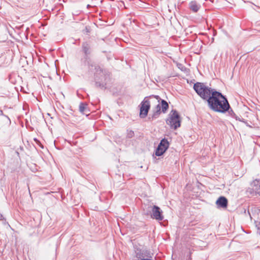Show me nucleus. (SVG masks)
<instances>
[{
  "instance_id": "f257e3e1",
  "label": "nucleus",
  "mask_w": 260,
  "mask_h": 260,
  "mask_svg": "<svg viewBox=\"0 0 260 260\" xmlns=\"http://www.w3.org/2000/svg\"><path fill=\"white\" fill-rule=\"evenodd\" d=\"M214 93L207 102L209 108L219 113L227 112L231 107L226 97L219 91H216Z\"/></svg>"
},
{
  "instance_id": "f03ea898",
  "label": "nucleus",
  "mask_w": 260,
  "mask_h": 260,
  "mask_svg": "<svg viewBox=\"0 0 260 260\" xmlns=\"http://www.w3.org/2000/svg\"><path fill=\"white\" fill-rule=\"evenodd\" d=\"M193 249L191 245H174L172 248V260H191Z\"/></svg>"
},
{
  "instance_id": "7ed1b4c3",
  "label": "nucleus",
  "mask_w": 260,
  "mask_h": 260,
  "mask_svg": "<svg viewBox=\"0 0 260 260\" xmlns=\"http://www.w3.org/2000/svg\"><path fill=\"white\" fill-rule=\"evenodd\" d=\"M95 70V85L102 89L107 88V84L110 80V75L105 70H103L98 65L96 64H89V68L90 70Z\"/></svg>"
},
{
  "instance_id": "20e7f679",
  "label": "nucleus",
  "mask_w": 260,
  "mask_h": 260,
  "mask_svg": "<svg viewBox=\"0 0 260 260\" xmlns=\"http://www.w3.org/2000/svg\"><path fill=\"white\" fill-rule=\"evenodd\" d=\"M193 89L199 96L203 100L206 101L207 102L209 99L211 98L213 92L216 90L206 85L204 83L197 82L193 85Z\"/></svg>"
},
{
  "instance_id": "39448f33",
  "label": "nucleus",
  "mask_w": 260,
  "mask_h": 260,
  "mask_svg": "<svg viewBox=\"0 0 260 260\" xmlns=\"http://www.w3.org/2000/svg\"><path fill=\"white\" fill-rule=\"evenodd\" d=\"M180 117L176 110H172L167 119L166 123L171 128L176 129L180 126Z\"/></svg>"
},
{
  "instance_id": "423d86ee",
  "label": "nucleus",
  "mask_w": 260,
  "mask_h": 260,
  "mask_svg": "<svg viewBox=\"0 0 260 260\" xmlns=\"http://www.w3.org/2000/svg\"><path fill=\"white\" fill-rule=\"evenodd\" d=\"M147 98V97L145 98L140 104V117L142 118H145L147 116L150 108V102Z\"/></svg>"
},
{
  "instance_id": "0eeeda50",
  "label": "nucleus",
  "mask_w": 260,
  "mask_h": 260,
  "mask_svg": "<svg viewBox=\"0 0 260 260\" xmlns=\"http://www.w3.org/2000/svg\"><path fill=\"white\" fill-rule=\"evenodd\" d=\"M169 146V143L168 140L164 138L162 139L159 144H158L157 148L155 151V155L159 156L164 154V153L167 150Z\"/></svg>"
},
{
  "instance_id": "6e6552de",
  "label": "nucleus",
  "mask_w": 260,
  "mask_h": 260,
  "mask_svg": "<svg viewBox=\"0 0 260 260\" xmlns=\"http://www.w3.org/2000/svg\"><path fill=\"white\" fill-rule=\"evenodd\" d=\"M151 217L158 221H161L163 220L164 216L162 215V212L159 207L154 205L152 207Z\"/></svg>"
},
{
  "instance_id": "1a4fd4ad",
  "label": "nucleus",
  "mask_w": 260,
  "mask_h": 260,
  "mask_svg": "<svg viewBox=\"0 0 260 260\" xmlns=\"http://www.w3.org/2000/svg\"><path fill=\"white\" fill-rule=\"evenodd\" d=\"M150 98H154L156 99L158 102L159 103L161 109V112L164 113H166L168 109H169V104L166 101L161 99L158 95H151L149 96Z\"/></svg>"
},
{
  "instance_id": "9d476101",
  "label": "nucleus",
  "mask_w": 260,
  "mask_h": 260,
  "mask_svg": "<svg viewBox=\"0 0 260 260\" xmlns=\"http://www.w3.org/2000/svg\"><path fill=\"white\" fill-rule=\"evenodd\" d=\"M228 201L224 197H220L216 202L218 208H226L228 206Z\"/></svg>"
},
{
  "instance_id": "9b49d317",
  "label": "nucleus",
  "mask_w": 260,
  "mask_h": 260,
  "mask_svg": "<svg viewBox=\"0 0 260 260\" xmlns=\"http://www.w3.org/2000/svg\"><path fill=\"white\" fill-rule=\"evenodd\" d=\"M82 48L85 58L87 59L91 52L90 46L87 42H84L82 45Z\"/></svg>"
},
{
  "instance_id": "f8f14e48",
  "label": "nucleus",
  "mask_w": 260,
  "mask_h": 260,
  "mask_svg": "<svg viewBox=\"0 0 260 260\" xmlns=\"http://www.w3.org/2000/svg\"><path fill=\"white\" fill-rule=\"evenodd\" d=\"M189 7L190 10L193 12H197L201 7V5L197 2L191 1L189 4Z\"/></svg>"
},
{
  "instance_id": "ddd939ff",
  "label": "nucleus",
  "mask_w": 260,
  "mask_h": 260,
  "mask_svg": "<svg viewBox=\"0 0 260 260\" xmlns=\"http://www.w3.org/2000/svg\"><path fill=\"white\" fill-rule=\"evenodd\" d=\"M161 107H160V104L159 103L155 107V111H154L153 114L152 115V116L151 117H149V119H150L151 118L152 119V120H153V119H156L158 117V116H159V115L161 113Z\"/></svg>"
},
{
  "instance_id": "4468645a",
  "label": "nucleus",
  "mask_w": 260,
  "mask_h": 260,
  "mask_svg": "<svg viewBox=\"0 0 260 260\" xmlns=\"http://www.w3.org/2000/svg\"><path fill=\"white\" fill-rule=\"evenodd\" d=\"M87 105L84 103H81L79 105V111L80 112L84 113L85 112L87 109Z\"/></svg>"
},
{
  "instance_id": "2eb2a0df",
  "label": "nucleus",
  "mask_w": 260,
  "mask_h": 260,
  "mask_svg": "<svg viewBox=\"0 0 260 260\" xmlns=\"http://www.w3.org/2000/svg\"><path fill=\"white\" fill-rule=\"evenodd\" d=\"M134 136V132L132 130L127 131V137L128 138H132Z\"/></svg>"
},
{
  "instance_id": "dca6fc26",
  "label": "nucleus",
  "mask_w": 260,
  "mask_h": 260,
  "mask_svg": "<svg viewBox=\"0 0 260 260\" xmlns=\"http://www.w3.org/2000/svg\"><path fill=\"white\" fill-rule=\"evenodd\" d=\"M228 111H229V113L230 114V115L231 116H232L233 117L236 118L237 119L236 115L234 113V111H233V110L232 109H231L230 110L229 109Z\"/></svg>"
},
{
  "instance_id": "f3484780",
  "label": "nucleus",
  "mask_w": 260,
  "mask_h": 260,
  "mask_svg": "<svg viewBox=\"0 0 260 260\" xmlns=\"http://www.w3.org/2000/svg\"><path fill=\"white\" fill-rule=\"evenodd\" d=\"M4 219L3 216L2 214H0V220H3Z\"/></svg>"
},
{
  "instance_id": "a211bd4d",
  "label": "nucleus",
  "mask_w": 260,
  "mask_h": 260,
  "mask_svg": "<svg viewBox=\"0 0 260 260\" xmlns=\"http://www.w3.org/2000/svg\"><path fill=\"white\" fill-rule=\"evenodd\" d=\"M0 115H3V111L1 110H0Z\"/></svg>"
},
{
  "instance_id": "6ab92c4d",
  "label": "nucleus",
  "mask_w": 260,
  "mask_h": 260,
  "mask_svg": "<svg viewBox=\"0 0 260 260\" xmlns=\"http://www.w3.org/2000/svg\"><path fill=\"white\" fill-rule=\"evenodd\" d=\"M91 7V6L90 5H87V8H90V7Z\"/></svg>"
}]
</instances>
